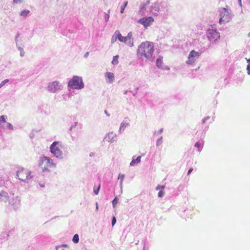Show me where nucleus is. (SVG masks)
Segmentation results:
<instances>
[{
    "label": "nucleus",
    "instance_id": "393cba45",
    "mask_svg": "<svg viewBox=\"0 0 250 250\" xmlns=\"http://www.w3.org/2000/svg\"><path fill=\"white\" fill-rule=\"evenodd\" d=\"M125 175L124 174H119L118 175V179L120 180L121 184H122L123 180L124 179Z\"/></svg>",
    "mask_w": 250,
    "mask_h": 250
},
{
    "label": "nucleus",
    "instance_id": "dca6fc26",
    "mask_svg": "<svg viewBox=\"0 0 250 250\" xmlns=\"http://www.w3.org/2000/svg\"><path fill=\"white\" fill-rule=\"evenodd\" d=\"M6 119L7 116L4 115H2L0 117V125L3 128L5 127V125L6 123Z\"/></svg>",
    "mask_w": 250,
    "mask_h": 250
},
{
    "label": "nucleus",
    "instance_id": "a211bd4d",
    "mask_svg": "<svg viewBox=\"0 0 250 250\" xmlns=\"http://www.w3.org/2000/svg\"><path fill=\"white\" fill-rule=\"evenodd\" d=\"M195 147H197L198 148V150L199 151H200L202 150V148L203 146V144H201L199 142H197L195 144Z\"/></svg>",
    "mask_w": 250,
    "mask_h": 250
},
{
    "label": "nucleus",
    "instance_id": "aec40b11",
    "mask_svg": "<svg viewBox=\"0 0 250 250\" xmlns=\"http://www.w3.org/2000/svg\"><path fill=\"white\" fill-rule=\"evenodd\" d=\"M128 4L127 1H125L124 2L123 4L121 6V11L120 12L121 13H123L124 12V10L125 7L127 6Z\"/></svg>",
    "mask_w": 250,
    "mask_h": 250
},
{
    "label": "nucleus",
    "instance_id": "6ab92c4d",
    "mask_svg": "<svg viewBox=\"0 0 250 250\" xmlns=\"http://www.w3.org/2000/svg\"><path fill=\"white\" fill-rule=\"evenodd\" d=\"M163 60L162 59L160 58L157 59L156 61V65L158 67H162Z\"/></svg>",
    "mask_w": 250,
    "mask_h": 250
},
{
    "label": "nucleus",
    "instance_id": "473e14b6",
    "mask_svg": "<svg viewBox=\"0 0 250 250\" xmlns=\"http://www.w3.org/2000/svg\"><path fill=\"white\" fill-rule=\"evenodd\" d=\"M192 170L193 168H190L188 172V175H189L192 171Z\"/></svg>",
    "mask_w": 250,
    "mask_h": 250
},
{
    "label": "nucleus",
    "instance_id": "4c0bfd02",
    "mask_svg": "<svg viewBox=\"0 0 250 250\" xmlns=\"http://www.w3.org/2000/svg\"><path fill=\"white\" fill-rule=\"evenodd\" d=\"M144 7H145V5L143 6L141 8V9H143L144 8Z\"/></svg>",
    "mask_w": 250,
    "mask_h": 250
},
{
    "label": "nucleus",
    "instance_id": "20e7f679",
    "mask_svg": "<svg viewBox=\"0 0 250 250\" xmlns=\"http://www.w3.org/2000/svg\"><path fill=\"white\" fill-rule=\"evenodd\" d=\"M63 146L59 142H54L50 146L51 152L57 158H62Z\"/></svg>",
    "mask_w": 250,
    "mask_h": 250
},
{
    "label": "nucleus",
    "instance_id": "0eeeda50",
    "mask_svg": "<svg viewBox=\"0 0 250 250\" xmlns=\"http://www.w3.org/2000/svg\"><path fill=\"white\" fill-rule=\"evenodd\" d=\"M68 86L73 89H81L83 87L84 84L81 78L75 76L69 81Z\"/></svg>",
    "mask_w": 250,
    "mask_h": 250
},
{
    "label": "nucleus",
    "instance_id": "423d86ee",
    "mask_svg": "<svg viewBox=\"0 0 250 250\" xmlns=\"http://www.w3.org/2000/svg\"><path fill=\"white\" fill-rule=\"evenodd\" d=\"M219 13L220 16L219 19L220 24H225L231 20L232 16L228 9L223 8L220 10Z\"/></svg>",
    "mask_w": 250,
    "mask_h": 250
},
{
    "label": "nucleus",
    "instance_id": "ea45409f",
    "mask_svg": "<svg viewBox=\"0 0 250 250\" xmlns=\"http://www.w3.org/2000/svg\"><path fill=\"white\" fill-rule=\"evenodd\" d=\"M159 143H160V142H159V139H158V141H157V145H159Z\"/></svg>",
    "mask_w": 250,
    "mask_h": 250
},
{
    "label": "nucleus",
    "instance_id": "f257e3e1",
    "mask_svg": "<svg viewBox=\"0 0 250 250\" xmlns=\"http://www.w3.org/2000/svg\"><path fill=\"white\" fill-rule=\"evenodd\" d=\"M154 50L153 42L145 41L142 42L138 46L137 53L141 57L148 59L152 56Z\"/></svg>",
    "mask_w": 250,
    "mask_h": 250
},
{
    "label": "nucleus",
    "instance_id": "4468645a",
    "mask_svg": "<svg viewBox=\"0 0 250 250\" xmlns=\"http://www.w3.org/2000/svg\"><path fill=\"white\" fill-rule=\"evenodd\" d=\"M105 77L108 79L109 83H112L114 80V75L113 73L106 72L105 74Z\"/></svg>",
    "mask_w": 250,
    "mask_h": 250
},
{
    "label": "nucleus",
    "instance_id": "6e6552de",
    "mask_svg": "<svg viewBox=\"0 0 250 250\" xmlns=\"http://www.w3.org/2000/svg\"><path fill=\"white\" fill-rule=\"evenodd\" d=\"M153 21L154 19L151 17L142 18L138 21V22L143 25L145 28L150 26Z\"/></svg>",
    "mask_w": 250,
    "mask_h": 250
},
{
    "label": "nucleus",
    "instance_id": "c85d7f7f",
    "mask_svg": "<svg viewBox=\"0 0 250 250\" xmlns=\"http://www.w3.org/2000/svg\"><path fill=\"white\" fill-rule=\"evenodd\" d=\"M164 188H165V186H158L156 187V189L157 190H159V189H161V190H162V191L164 190Z\"/></svg>",
    "mask_w": 250,
    "mask_h": 250
},
{
    "label": "nucleus",
    "instance_id": "f3484780",
    "mask_svg": "<svg viewBox=\"0 0 250 250\" xmlns=\"http://www.w3.org/2000/svg\"><path fill=\"white\" fill-rule=\"evenodd\" d=\"M118 58H119L118 55H116V56H115L113 57V60L112 61V64L117 65L118 63V62H119Z\"/></svg>",
    "mask_w": 250,
    "mask_h": 250
},
{
    "label": "nucleus",
    "instance_id": "a878e982",
    "mask_svg": "<svg viewBox=\"0 0 250 250\" xmlns=\"http://www.w3.org/2000/svg\"><path fill=\"white\" fill-rule=\"evenodd\" d=\"M67 247V245L66 244L59 246L58 247H57V250H64L63 248Z\"/></svg>",
    "mask_w": 250,
    "mask_h": 250
},
{
    "label": "nucleus",
    "instance_id": "bb28decb",
    "mask_svg": "<svg viewBox=\"0 0 250 250\" xmlns=\"http://www.w3.org/2000/svg\"><path fill=\"white\" fill-rule=\"evenodd\" d=\"M118 202V200L117 197H115L114 198V199L112 202L113 207H115L116 205L117 204Z\"/></svg>",
    "mask_w": 250,
    "mask_h": 250
},
{
    "label": "nucleus",
    "instance_id": "f03ea898",
    "mask_svg": "<svg viewBox=\"0 0 250 250\" xmlns=\"http://www.w3.org/2000/svg\"><path fill=\"white\" fill-rule=\"evenodd\" d=\"M0 201L5 202H8L9 205L14 206L20 202L18 196H15L14 194L8 193L3 191H0Z\"/></svg>",
    "mask_w": 250,
    "mask_h": 250
},
{
    "label": "nucleus",
    "instance_id": "9d476101",
    "mask_svg": "<svg viewBox=\"0 0 250 250\" xmlns=\"http://www.w3.org/2000/svg\"><path fill=\"white\" fill-rule=\"evenodd\" d=\"M199 55L200 53L198 52H196L194 50L191 51L189 54L187 63L188 64H192L196 61V59L199 58Z\"/></svg>",
    "mask_w": 250,
    "mask_h": 250
},
{
    "label": "nucleus",
    "instance_id": "4be33fe9",
    "mask_svg": "<svg viewBox=\"0 0 250 250\" xmlns=\"http://www.w3.org/2000/svg\"><path fill=\"white\" fill-rule=\"evenodd\" d=\"M29 13V11L27 10H24L21 12V16L25 17Z\"/></svg>",
    "mask_w": 250,
    "mask_h": 250
},
{
    "label": "nucleus",
    "instance_id": "e433bc0d",
    "mask_svg": "<svg viewBox=\"0 0 250 250\" xmlns=\"http://www.w3.org/2000/svg\"><path fill=\"white\" fill-rule=\"evenodd\" d=\"M149 3V0H147V1H146V4H148Z\"/></svg>",
    "mask_w": 250,
    "mask_h": 250
},
{
    "label": "nucleus",
    "instance_id": "ddd939ff",
    "mask_svg": "<svg viewBox=\"0 0 250 250\" xmlns=\"http://www.w3.org/2000/svg\"><path fill=\"white\" fill-rule=\"evenodd\" d=\"M126 44H127L129 46H132L134 45L133 39H132V34L131 32H129L127 36L125 37V40L124 42Z\"/></svg>",
    "mask_w": 250,
    "mask_h": 250
},
{
    "label": "nucleus",
    "instance_id": "f8f14e48",
    "mask_svg": "<svg viewBox=\"0 0 250 250\" xmlns=\"http://www.w3.org/2000/svg\"><path fill=\"white\" fill-rule=\"evenodd\" d=\"M118 39L119 41L121 42H124V41L125 40V37H123L120 33V32L117 30L115 31L114 36L112 38V42H114L116 41V39Z\"/></svg>",
    "mask_w": 250,
    "mask_h": 250
},
{
    "label": "nucleus",
    "instance_id": "72a5a7b5",
    "mask_svg": "<svg viewBox=\"0 0 250 250\" xmlns=\"http://www.w3.org/2000/svg\"><path fill=\"white\" fill-rule=\"evenodd\" d=\"M109 15H107L105 17L106 21H107L109 19Z\"/></svg>",
    "mask_w": 250,
    "mask_h": 250
},
{
    "label": "nucleus",
    "instance_id": "5701e85b",
    "mask_svg": "<svg viewBox=\"0 0 250 250\" xmlns=\"http://www.w3.org/2000/svg\"><path fill=\"white\" fill-rule=\"evenodd\" d=\"M4 128H7L9 129L12 130L13 129V125L9 123H6L5 125V127Z\"/></svg>",
    "mask_w": 250,
    "mask_h": 250
},
{
    "label": "nucleus",
    "instance_id": "58836bf2",
    "mask_svg": "<svg viewBox=\"0 0 250 250\" xmlns=\"http://www.w3.org/2000/svg\"><path fill=\"white\" fill-rule=\"evenodd\" d=\"M159 143H160V142H159V139H158V141H157V145H159Z\"/></svg>",
    "mask_w": 250,
    "mask_h": 250
},
{
    "label": "nucleus",
    "instance_id": "a19ab883",
    "mask_svg": "<svg viewBox=\"0 0 250 250\" xmlns=\"http://www.w3.org/2000/svg\"><path fill=\"white\" fill-rule=\"evenodd\" d=\"M248 36L250 37V32L248 34Z\"/></svg>",
    "mask_w": 250,
    "mask_h": 250
},
{
    "label": "nucleus",
    "instance_id": "1a4fd4ad",
    "mask_svg": "<svg viewBox=\"0 0 250 250\" xmlns=\"http://www.w3.org/2000/svg\"><path fill=\"white\" fill-rule=\"evenodd\" d=\"M208 37L210 41H216L220 38V34L216 30L209 29L208 31Z\"/></svg>",
    "mask_w": 250,
    "mask_h": 250
},
{
    "label": "nucleus",
    "instance_id": "7ed1b4c3",
    "mask_svg": "<svg viewBox=\"0 0 250 250\" xmlns=\"http://www.w3.org/2000/svg\"><path fill=\"white\" fill-rule=\"evenodd\" d=\"M17 176L19 180L22 181L31 179V172L30 170L24 167H19L17 171Z\"/></svg>",
    "mask_w": 250,
    "mask_h": 250
},
{
    "label": "nucleus",
    "instance_id": "f704fd0d",
    "mask_svg": "<svg viewBox=\"0 0 250 250\" xmlns=\"http://www.w3.org/2000/svg\"><path fill=\"white\" fill-rule=\"evenodd\" d=\"M4 84V81H3L1 84H0V88L2 87Z\"/></svg>",
    "mask_w": 250,
    "mask_h": 250
},
{
    "label": "nucleus",
    "instance_id": "412c9836",
    "mask_svg": "<svg viewBox=\"0 0 250 250\" xmlns=\"http://www.w3.org/2000/svg\"><path fill=\"white\" fill-rule=\"evenodd\" d=\"M72 240L74 243H78L79 241V235L77 234H75L73 237Z\"/></svg>",
    "mask_w": 250,
    "mask_h": 250
},
{
    "label": "nucleus",
    "instance_id": "37998d69",
    "mask_svg": "<svg viewBox=\"0 0 250 250\" xmlns=\"http://www.w3.org/2000/svg\"><path fill=\"white\" fill-rule=\"evenodd\" d=\"M21 56H23V53H21Z\"/></svg>",
    "mask_w": 250,
    "mask_h": 250
},
{
    "label": "nucleus",
    "instance_id": "39448f33",
    "mask_svg": "<svg viewBox=\"0 0 250 250\" xmlns=\"http://www.w3.org/2000/svg\"><path fill=\"white\" fill-rule=\"evenodd\" d=\"M40 166L43 171H48L50 168L55 167L56 165L53 163L51 159L46 156H43L41 159Z\"/></svg>",
    "mask_w": 250,
    "mask_h": 250
},
{
    "label": "nucleus",
    "instance_id": "2eb2a0df",
    "mask_svg": "<svg viewBox=\"0 0 250 250\" xmlns=\"http://www.w3.org/2000/svg\"><path fill=\"white\" fill-rule=\"evenodd\" d=\"M141 156H139L136 158H135V157H133L132 158V160L131 161V162L130 163V165L131 166H133L141 162Z\"/></svg>",
    "mask_w": 250,
    "mask_h": 250
},
{
    "label": "nucleus",
    "instance_id": "9b49d317",
    "mask_svg": "<svg viewBox=\"0 0 250 250\" xmlns=\"http://www.w3.org/2000/svg\"><path fill=\"white\" fill-rule=\"evenodd\" d=\"M59 83L58 81H54L52 83H50L48 84V89L51 92H56L58 89H59Z\"/></svg>",
    "mask_w": 250,
    "mask_h": 250
},
{
    "label": "nucleus",
    "instance_id": "cd10ccee",
    "mask_svg": "<svg viewBox=\"0 0 250 250\" xmlns=\"http://www.w3.org/2000/svg\"><path fill=\"white\" fill-rule=\"evenodd\" d=\"M100 187H101V185L100 184L98 186V187L97 188V189H94V192L95 194L97 195L99 193V191L100 190Z\"/></svg>",
    "mask_w": 250,
    "mask_h": 250
},
{
    "label": "nucleus",
    "instance_id": "b1692460",
    "mask_svg": "<svg viewBox=\"0 0 250 250\" xmlns=\"http://www.w3.org/2000/svg\"><path fill=\"white\" fill-rule=\"evenodd\" d=\"M247 61L248 62V64L247 65V70L248 71V74L250 75V59H247Z\"/></svg>",
    "mask_w": 250,
    "mask_h": 250
},
{
    "label": "nucleus",
    "instance_id": "2f4dec72",
    "mask_svg": "<svg viewBox=\"0 0 250 250\" xmlns=\"http://www.w3.org/2000/svg\"><path fill=\"white\" fill-rule=\"evenodd\" d=\"M22 1V0H13V2L14 3H21Z\"/></svg>",
    "mask_w": 250,
    "mask_h": 250
},
{
    "label": "nucleus",
    "instance_id": "c9c22d12",
    "mask_svg": "<svg viewBox=\"0 0 250 250\" xmlns=\"http://www.w3.org/2000/svg\"><path fill=\"white\" fill-rule=\"evenodd\" d=\"M96 209H97V210H98V203H96Z\"/></svg>",
    "mask_w": 250,
    "mask_h": 250
},
{
    "label": "nucleus",
    "instance_id": "79ce46f5",
    "mask_svg": "<svg viewBox=\"0 0 250 250\" xmlns=\"http://www.w3.org/2000/svg\"><path fill=\"white\" fill-rule=\"evenodd\" d=\"M239 0V2L240 3H241V0Z\"/></svg>",
    "mask_w": 250,
    "mask_h": 250
},
{
    "label": "nucleus",
    "instance_id": "7c9ffc66",
    "mask_svg": "<svg viewBox=\"0 0 250 250\" xmlns=\"http://www.w3.org/2000/svg\"><path fill=\"white\" fill-rule=\"evenodd\" d=\"M116 222V219L115 217H113L112 220V226H113Z\"/></svg>",
    "mask_w": 250,
    "mask_h": 250
},
{
    "label": "nucleus",
    "instance_id": "c756f323",
    "mask_svg": "<svg viewBox=\"0 0 250 250\" xmlns=\"http://www.w3.org/2000/svg\"><path fill=\"white\" fill-rule=\"evenodd\" d=\"M164 191L162 190H160L158 192V197H162L164 195Z\"/></svg>",
    "mask_w": 250,
    "mask_h": 250
}]
</instances>
